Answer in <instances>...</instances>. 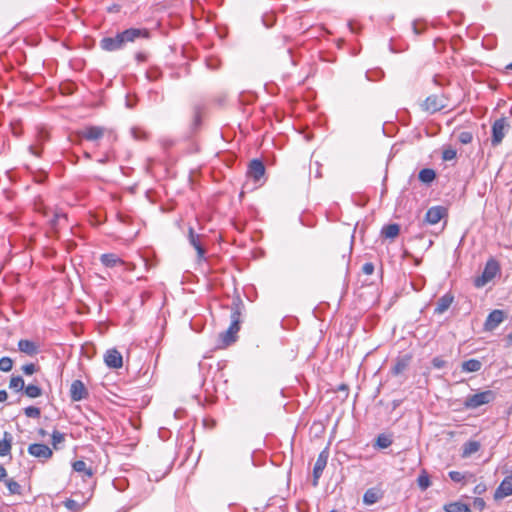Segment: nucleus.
Segmentation results:
<instances>
[{"instance_id": "obj_1", "label": "nucleus", "mask_w": 512, "mask_h": 512, "mask_svg": "<svg viewBox=\"0 0 512 512\" xmlns=\"http://www.w3.org/2000/svg\"><path fill=\"white\" fill-rule=\"evenodd\" d=\"M240 330V312L235 309L231 313V324L229 328L219 335L222 347H227L237 339V333Z\"/></svg>"}, {"instance_id": "obj_2", "label": "nucleus", "mask_w": 512, "mask_h": 512, "mask_svg": "<svg viewBox=\"0 0 512 512\" xmlns=\"http://www.w3.org/2000/svg\"><path fill=\"white\" fill-rule=\"evenodd\" d=\"M494 398V392L486 390L466 397L464 406L468 409H476L482 405L490 403Z\"/></svg>"}, {"instance_id": "obj_3", "label": "nucleus", "mask_w": 512, "mask_h": 512, "mask_svg": "<svg viewBox=\"0 0 512 512\" xmlns=\"http://www.w3.org/2000/svg\"><path fill=\"white\" fill-rule=\"evenodd\" d=\"M471 508L482 511L485 508V501L482 498H475L472 505L454 502L444 506L445 512H471Z\"/></svg>"}, {"instance_id": "obj_4", "label": "nucleus", "mask_w": 512, "mask_h": 512, "mask_svg": "<svg viewBox=\"0 0 512 512\" xmlns=\"http://www.w3.org/2000/svg\"><path fill=\"white\" fill-rule=\"evenodd\" d=\"M499 270L500 267L498 262L494 259H490L489 261H487L485 268L482 272V275L475 279V286L483 287L496 276Z\"/></svg>"}, {"instance_id": "obj_5", "label": "nucleus", "mask_w": 512, "mask_h": 512, "mask_svg": "<svg viewBox=\"0 0 512 512\" xmlns=\"http://www.w3.org/2000/svg\"><path fill=\"white\" fill-rule=\"evenodd\" d=\"M508 123L505 118L497 119L492 125V139L491 143L493 146H498L503 138L505 137Z\"/></svg>"}, {"instance_id": "obj_6", "label": "nucleus", "mask_w": 512, "mask_h": 512, "mask_svg": "<svg viewBox=\"0 0 512 512\" xmlns=\"http://www.w3.org/2000/svg\"><path fill=\"white\" fill-rule=\"evenodd\" d=\"M446 106L445 99L440 95L428 96L422 104L424 110L435 113Z\"/></svg>"}, {"instance_id": "obj_7", "label": "nucleus", "mask_w": 512, "mask_h": 512, "mask_svg": "<svg viewBox=\"0 0 512 512\" xmlns=\"http://www.w3.org/2000/svg\"><path fill=\"white\" fill-rule=\"evenodd\" d=\"M505 319V313L502 310H493L487 317L484 328L486 331L495 330Z\"/></svg>"}, {"instance_id": "obj_8", "label": "nucleus", "mask_w": 512, "mask_h": 512, "mask_svg": "<svg viewBox=\"0 0 512 512\" xmlns=\"http://www.w3.org/2000/svg\"><path fill=\"white\" fill-rule=\"evenodd\" d=\"M105 364L111 369H119L123 365V358L117 349H109L104 355Z\"/></svg>"}, {"instance_id": "obj_9", "label": "nucleus", "mask_w": 512, "mask_h": 512, "mask_svg": "<svg viewBox=\"0 0 512 512\" xmlns=\"http://www.w3.org/2000/svg\"><path fill=\"white\" fill-rule=\"evenodd\" d=\"M123 38L120 33L115 37H105L100 41V46L105 51H115L124 46Z\"/></svg>"}, {"instance_id": "obj_10", "label": "nucleus", "mask_w": 512, "mask_h": 512, "mask_svg": "<svg viewBox=\"0 0 512 512\" xmlns=\"http://www.w3.org/2000/svg\"><path fill=\"white\" fill-rule=\"evenodd\" d=\"M88 396V391L81 380H74L70 387L72 401H81Z\"/></svg>"}, {"instance_id": "obj_11", "label": "nucleus", "mask_w": 512, "mask_h": 512, "mask_svg": "<svg viewBox=\"0 0 512 512\" xmlns=\"http://www.w3.org/2000/svg\"><path fill=\"white\" fill-rule=\"evenodd\" d=\"M124 44L134 42L137 38H148L149 31L147 29L130 28L120 33Z\"/></svg>"}, {"instance_id": "obj_12", "label": "nucleus", "mask_w": 512, "mask_h": 512, "mask_svg": "<svg viewBox=\"0 0 512 512\" xmlns=\"http://www.w3.org/2000/svg\"><path fill=\"white\" fill-rule=\"evenodd\" d=\"M28 453L36 458L49 459L52 457V450L45 444L34 443L29 445Z\"/></svg>"}, {"instance_id": "obj_13", "label": "nucleus", "mask_w": 512, "mask_h": 512, "mask_svg": "<svg viewBox=\"0 0 512 512\" xmlns=\"http://www.w3.org/2000/svg\"><path fill=\"white\" fill-rule=\"evenodd\" d=\"M327 459H328V454L325 452V451H322L316 462H315V465H314V468H313V485L316 486L318 484V479L320 478L324 468L326 467L327 465Z\"/></svg>"}, {"instance_id": "obj_14", "label": "nucleus", "mask_w": 512, "mask_h": 512, "mask_svg": "<svg viewBox=\"0 0 512 512\" xmlns=\"http://www.w3.org/2000/svg\"><path fill=\"white\" fill-rule=\"evenodd\" d=\"M446 214V209L442 206H434L428 209L425 215V221L431 225L437 224Z\"/></svg>"}, {"instance_id": "obj_15", "label": "nucleus", "mask_w": 512, "mask_h": 512, "mask_svg": "<svg viewBox=\"0 0 512 512\" xmlns=\"http://www.w3.org/2000/svg\"><path fill=\"white\" fill-rule=\"evenodd\" d=\"M200 237L201 236L199 234H196L194 232V229L192 227H189V230H188L189 243L195 248V250L197 252V258L199 261L203 260L204 255H205V249L203 248V246L200 242Z\"/></svg>"}, {"instance_id": "obj_16", "label": "nucleus", "mask_w": 512, "mask_h": 512, "mask_svg": "<svg viewBox=\"0 0 512 512\" xmlns=\"http://www.w3.org/2000/svg\"><path fill=\"white\" fill-rule=\"evenodd\" d=\"M105 133V128L100 126H88L85 127L81 132L80 135L89 141H95L103 137Z\"/></svg>"}, {"instance_id": "obj_17", "label": "nucleus", "mask_w": 512, "mask_h": 512, "mask_svg": "<svg viewBox=\"0 0 512 512\" xmlns=\"http://www.w3.org/2000/svg\"><path fill=\"white\" fill-rule=\"evenodd\" d=\"M510 495H512V474L503 479L496 489L494 497L495 499H502Z\"/></svg>"}, {"instance_id": "obj_18", "label": "nucleus", "mask_w": 512, "mask_h": 512, "mask_svg": "<svg viewBox=\"0 0 512 512\" xmlns=\"http://www.w3.org/2000/svg\"><path fill=\"white\" fill-rule=\"evenodd\" d=\"M264 173H265V167H264V164L260 160L254 159L250 162L248 174L255 181L260 180V178H262L264 176Z\"/></svg>"}, {"instance_id": "obj_19", "label": "nucleus", "mask_w": 512, "mask_h": 512, "mask_svg": "<svg viewBox=\"0 0 512 512\" xmlns=\"http://www.w3.org/2000/svg\"><path fill=\"white\" fill-rule=\"evenodd\" d=\"M453 300H454V297L451 294L443 295L442 297H440L438 299L434 312L436 314L444 313L446 310L449 309Z\"/></svg>"}, {"instance_id": "obj_20", "label": "nucleus", "mask_w": 512, "mask_h": 512, "mask_svg": "<svg viewBox=\"0 0 512 512\" xmlns=\"http://www.w3.org/2000/svg\"><path fill=\"white\" fill-rule=\"evenodd\" d=\"M18 349L29 356L38 353V346L33 341L27 339H22L18 342Z\"/></svg>"}, {"instance_id": "obj_21", "label": "nucleus", "mask_w": 512, "mask_h": 512, "mask_svg": "<svg viewBox=\"0 0 512 512\" xmlns=\"http://www.w3.org/2000/svg\"><path fill=\"white\" fill-rule=\"evenodd\" d=\"M12 435L9 432H4L3 439L0 440V456L4 457L10 454L12 445Z\"/></svg>"}, {"instance_id": "obj_22", "label": "nucleus", "mask_w": 512, "mask_h": 512, "mask_svg": "<svg viewBox=\"0 0 512 512\" xmlns=\"http://www.w3.org/2000/svg\"><path fill=\"white\" fill-rule=\"evenodd\" d=\"M482 368L481 361L477 359H469L462 363V370L464 372H478Z\"/></svg>"}, {"instance_id": "obj_23", "label": "nucleus", "mask_w": 512, "mask_h": 512, "mask_svg": "<svg viewBox=\"0 0 512 512\" xmlns=\"http://www.w3.org/2000/svg\"><path fill=\"white\" fill-rule=\"evenodd\" d=\"M101 262L106 267H114L117 264H122V260L113 253L103 254L101 256Z\"/></svg>"}, {"instance_id": "obj_24", "label": "nucleus", "mask_w": 512, "mask_h": 512, "mask_svg": "<svg viewBox=\"0 0 512 512\" xmlns=\"http://www.w3.org/2000/svg\"><path fill=\"white\" fill-rule=\"evenodd\" d=\"M381 498V492L375 488L368 489L363 497L366 504H374Z\"/></svg>"}, {"instance_id": "obj_25", "label": "nucleus", "mask_w": 512, "mask_h": 512, "mask_svg": "<svg viewBox=\"0 0 512 512\" xmlns=\"http://www.w3.org/2000/svg\"><path fill=\"white\" fill-rule=\"evenodd\" d=\"M400 232V227L398 224H388V225H385L383 228H382V235L386 238H395L398 236Z\"/></svg>"}, {"instance_id": "obj_26", "label": "nucleus", "mask_w": 512, "mask_h": 512, "mask_svg": "<svg viewBox=\"0 0 512 512\" xmlns=\"http://www.w3.org/2000/svg\"><path fill=\"white\" fill-rule=\"evenodd\" d=\"M480 449V443L478 441H468L463 445V456L468 457L476 453Z\"/></svg>"}, {"instance_id": "obj_27", "label": "nucleus", "mask_w": 512, "mask_h": 512, "mask_svg": "<svg viewBox=\"0 0 512 512\" xmlns=\"http://www.w3.org/2000/svg\"><path fill=\"white\" fill-rule=\"evenodd\" d=\"M436 177V173L433 169L425 168L419 172V180L423 183H430Z\"/></svg>"}, {"instance_id": "obj_28", "label": "nucleus", "mask_w": 512, "mask_h": 512, "mask_svg": "<svg viewBox=\"0 0 512 512\" xmlns=\"http://www.w3.org/2000/svg\"><path fill=\"white\" fill-rule=\"evenodd\" d=\"M417 484L422 491L426 490L431 485L430 477L426 470L421 471L417 478Z\"/></svg>"}, {"instance_id": "obj_29", "label": "nucleus", "mask_w": 512, "mask_h": 512, "mask_svg": "<svg viewBox=\"0 0 512 512\" xmlns=\"http://www.w3.org/2000/svg\"><path fill=\"white\" fill-rule=\"evenodd\" d=\"M24 393L29 398H37L42 395V389L34 384H29L24 388Z\"/></svg>"}, {"instance_id": "obj_30", "label": "nucleus", "mask_w": 512, "mask_h": 512, "mask_svg": "<svg viewBox=\"0 0 512 512\" xmlns=\"http://www.w3.org/2000/svg\"><path fill=\"white\" fill-rule=\"evenodd\" d=\"M9 388L16 392L24 390L25 384L23 378L21 376H13L10 379Z\"/></svg>"}, {"instance_id": "obj_31", "label": "nucleus", "mask_w": 512, "mask_h": 512, "mask_svg": "<svg viewBox=\"0 0 512 512\" xmlns=\"http://www.w3.org/2000/svg\"><path fill=\"white\" fill-rule=\"evenodd\" d=\"M392 444V440L389 436L385 434H380L377 439L375 446L381 449L388 448Z\"/></svg>"}, {"instance_id": "obj_32", "label": "nucleus", "mask_w": 512, "mask_h": 512, "mask_svg": "<svg viewBox=\"0 0 512 512\" xmlns=\"http://www.w3.org/2000/svg\"><path fill=\"white\" fill-rule=\"evenodd\" d=\"M73 469L76 472H84L87 476L91 477L93 472L90 468H87L86 463L82 460L75 461L73 463Z\"/></svg>"}, {"instance_id": "obj_33", "label": "nucleus", "mask_w": 512, "mask_h": 512, "mask_svg": "<svg viewBox=\"0 0 512 512\" xmlns=\"http://www.w3.org/2000/svg\"><path fill=\"white\" fill-rule=\"evenodd\" d=\"M4 483L11 494H20L21 493V486L15 480L7 479V480H5Z\"/></svg>"}, {"instance_id": "obj_34", "label": "nucleus", "mask_w": 512, "mask_h": 512, "mask_svg": "<svg viewBox=\"0 0 512 512\" xmlns=\"http://www.w3.org/2000/svg\"><path fill=\"white\" fill-rule=\"evenodd\" d=\"M408 366V360L407 359H400L396 362L394 367L392 368V372L395 375L401 374L404 370H406Z\"/></svg>"}, {"instance_id": "obj_35", "label": "nucleus", "mask_w": 512, "mask_h": 512, "mask_svg": "<svg viewBox=\"0 0 512 512\" xmlns=\"http://www.w3.org/2000/svg\"><path fill=\"white\" fill-rule=\"evenodd\" d=\"M13 361L10 357H2L0 359V370L3 372H9L12 370Z\"/></svg>"}, {"instance_id": "obj_36", "label": "nucleus", "mask_w": 512, "mask_h": 512, "mask_svg": "<svg viewBox=\"0 0 512 512\" xmlns=\"http://www.w3.org/2000/svg\"><path fill=\"white\" fill-rule=\"evenodd\" d=\"M64 506L68 509V510H71V511H78V510H82L84 507H83V504L79 503L78 501L76 500H73V499H67L65 502H64Z\"/></svg>"}, {"instance_id": "obj_37", "label": "nucleus", "mask_w": 512, "mask_h": 512, "mask_svg": "<svg viewBox=\"0 0 512 512\" xmlns=\"http://www.w3.org/2000/svg\"><path fill=\"white\" fill-rule=\"evenodd\" d=\"M24 413L29 418H39L41 415V411L39 408L34 406H28L24 409Z\"/></svg>"}, {"instance_id": "obj_38", "label": "nucleus", "mask_w": 512, "mask_h": 512, "mask_svg": "<svg viewBox=\"0 0 512 512\" xmlns=\"http://www.w3.org/2000/svg\"><path fill=\"white\" fill-rule=\"evenodd\" d=\"M473 140V135L469 131H462L458 135V141L462 144H469Z\"/></svg>"}, {"instance_id": "obj_39", "label": "nucleus", "mask_w": 512, "mask_h": 512, "mask_svg": "<svg viewBox=\"0 0 512 512\" xmlns=\"http://www.w3.org/2000/svg\"><path fill=\"white\" fill-rule=\"evenodd\" d=\"M64 441V434L60 433L59 431H54L52 433V444L53 447L57 449V446L59 443H62Z\"/></svg>"}, {"instance_id": "obj_40", "label": "nucleus", "mask_w": 512, "mask_h": 512, "mask_svg": "<svg viewBox=\"0 0 512 512\" xmlns=\"http://www.w3.org/2000/svg\"><path fill=\"white\" fill-rule=\"evenodd\" d=\"M456 155H457L456 150H454L452 148H448L443 151L442 158L445 161H451L456 158Z\"/></svg>"}, {"instance_id": "obj_41", "label": "nucleus", "mask_w": 512, "mask_h": 512, "mask_svg": "<svg viewBox=\"0 0 512 512\" xmlns=\"http://www.w3.org/2000/svg\"><path fill=\"white\" fill-rule=\"evenodd\" d=\"M21 369L25 375H32L37 371V366L33 363H29L23 365Z\"/></svg>"}, {"instance_id": "obj_42", "label": "nucleus", "mask_w": 512, "mask_h": 512, "mask_svg": "<svg viewBox=\"0 0 512 512\" xmlns=\"http://www.w3.org/2000/svg\"><path fill=\"white\" fill-rule=\"evenodd\" d=\"M449 477L452 481L457 482V483L464 480V475L458 471H450Z\"/></svg>"}, {"instance_id": "obj_43", "label": "nucleus", "mask_w": 512, "mask_h": 512, "mask_svg": "<svg viewBox=\"0 0 512 512\" xmlns=\"http://www.w3.org/2000/svg\"><path fill=\"white\" fill-rule=\"evenodd\" d=\"M61 220H66V215L64 213L56 212L54 214V218L52 219V225L56 226Z\"/></svg>"}, {"instance_id": "obj_44", "label": "nucleus", "mask_w": 512, "mask_h": 512, "mask_svg": "<svg viewBox=\"0 0 512 512\" xmlns=\"http://www.w3.org/2000/svg\"><path fill=\"white\" fill-rule=\"evenodd\" d=\"M432 364L435 368L437 369H441L445 366L446 362L440 358V357H435L433 360H432Z\"/></svg>"}, {"instance_id": "obj_45", "label": "nucleus", "mask_w": 512, "mask_h": 512, "mask_svg": "<svg viewBox=\"0 0 512 512\" xmlns=\"http://www.w3.org/2000/svg\"><path fill=\"white\" fill-rule=\"evenodd\" d=\"M362 271L366 275H371L374 272V265L372 263H365L362 267Z\"/></svg>"}, {"instance_id": "obj_46", "label": "nucleus", "mask_w": 512, "mask_h": 512, "mask_svg": "<svg viewBox=\"0 0 512 512\" xmlns=\"http://www.w3.org/2000/svg\"><path fill=\"white\" fill-rule=\"evenodd\" d=\"M7 471L6 469L3 467V466H0V481H4L7 480Z\"/></svg>"}, {"instance_id": "obj_47", "label": "nucleus", "mask_w": 512, "mask_h": 512, "mask_svg": "<svg viewBox=\"0 0 512 512\" xmlns=\"http://www.w3.org/2000/svg\"><path fill=\"white\" fill-rule=\"evenodd\" d=\"M8 398V394L5 390H0V402L6 401Z\"/></svg>"}, {"instance_id": "obj_48", "label": "nucleus", "mask_w": 512, "mask_h": 512, "mask_svg": "<svg viewBox=\"0 0 512 512\" xmlns=\"http://www.w3.org/2000/svg\"><path fill=\"white\" fill-rule=\"evenodd\" d=\"M413 29H414V33H415V34H420V33H421V31H420V30H418V28H417V26H416V23H413Z\"/></svg>"}, {"instance_id": "obj_49", "label": "nucleus", "mask_w": 512, "mask_h": 512, "mask_svg": "<svg viewBox=\"0 0 512 512\" xmlns=\"http://www.w3.org/2000/svg\"><path fill=\"white\" fill-rule=\"evenodd\" d=\"M132 133H133V136H134L135 138H137V139H138V138H140V136L137 134V130H136V129H133V130H132Z\"/></svg>"}, {"instance_id": "obj_50", "label": "nucleus", "mask_w": 512, "mask_h": 512, "mask_svg": "<svg viewBox=\"0 0 512 512\" xmlns=\"http://www.w3.org/2000/svg\"><path fill=\"white\" fill-rule=\"evenodd\" d=\"M29 149H30V151H31L33 154H35V155H38V154H39V152H38V151H36V150H34V148H33L32 146H31Z\"/></svg>"}, {"instance_id": "obj_51", "label": "nucleus", "mask_w": 512, "mask_h": 512, "mask_svg": "<svg viewBox=\"0 0 512 512\" xmlns=\"http://www.w3.org/2000/svg\"><path fill=\"white\" fill-rule=\"evenodd\" d=\"M39 434H40V435H42V436H44V435L46 434V432H45V430L40 429V430H39Z\"/></svg>"}, {"instance_id": "obj_52", "label": "nucleus", "mask_w": 512, "mask_h": 512, "mask_svg": "<svg viewBox=\"0 0 512 512\" xmlns=\"http://www.w3.org/2000/svg\"><path fill=\"white\" fill-rule=\"evenodd\" d=\"M506 69L512 70V62L506 66Z\"/></svg>"}, {"instance_id": "obj_53", "label": "nucleus", "mask_w": 512, "mask_h": 512, "mask_svg": "<svg viewBox=\"0 0 512 512\" xmlns=\"http://www.w3.org/2000/svg\"><path fill=\"white\" fill-rule=\"evenodd\" d=\"M137 58H138L139 60H143V59H144V56H143V55H141V54H138V55H137Z\"/></svg>"}, {"instance_id": "obj_54", "label": "nucleus", "mask_w": 512, "mask_h": 512, "mask_svg": "<svg viewBox=\"0 0 512 512\" xmlns=\"http://www.w3.org/2000/svg\"><path fill=\"white\" fill-rule=\"evenodd\" d=\"M85 157L90 158V154L89 153H85Z\"/></svg>"}]
</instances>
